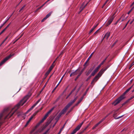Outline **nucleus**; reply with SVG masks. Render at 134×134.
<instances>
[{
	"instance_id": "33",
	"label": "nucleus",
	"mask_w": 134,
	"mask_h": 134,
	"mask_svg": "<svg viewBox=\"0 0 134 134\" xmlns=\"http://www.w3.org/2000/svg\"><path fill=\"white\" fill-rule=\"evenodd\" d=\"M34 115H33L32 116H31V117L30 118V119H29V121H31L32 120V119L34 116Z\"/></svg>"
},
{
	"instance_id": "44",
	"label": "nucleus",
	"mask_w": 134,
	"mask_h": 134,
	"mask_svg": "<svg viewBox=\"0 0 134 134\" xmlns=\"http://www.w3.org/2000/svg\"><path fill=\"white\" fill-rule=\"evenodd\" d=\"M91 76H89V77H88V78H87V79H86V81H88L89 79H90V78H91Z\"/></svg>"
},
{
	"instance_id": "54",
	"label": "nucleus",
	"mask_w": 134,
	"mask_h": 134,
	"mask_svg": "<svg viewBox=\"0 0 134 134\" xmlns=\"http://www.w3.org/2000/svg\"><path fill=\"white\" fill-rule=\"evenodd\" d=\"M123 116V115H122V116H119V117H118V118H115V119H118L119 118H120L121 117H122V116Z\"/></svg>"
},
{
	"instance_id": "31",
	"label": "nucleus",
	"mask_w": 134,
	"mask_h": 134,
	"mask_svg": "<svg viewBox=\"0 0 134 134\" xmlns=\"http://www.w3.org/2000/svg\"><path fill=\"white\" fill-rule=\"evenodd\" d=\"M25 6V5H24L21 8L19 12H20L22 10H23Z\"/></svg>"
},
{
	"instance_id": "64",
	"label": "nucleus",
	"mask_w": 134,
	"mask_h": 134,
	"mask_svg": "<svg viewBox=\"0 0 134 134\" xmlns=\"http://www.w3.org/2000/svg\"><path fill=\"white\" fill-rule=\"evenodd\" d=\"M73 76V74H72V73L71 74H70V77H71V76Z\"/></svg>"
},
{
	"instance_id": "42",
	"label": "nucleus",
	"mask_w": 134,
	"mask_h": 134,
	"mask_svg": "<svg viewBox=\"0 0 134 134\" xmlns=\"http://www.w3.org/2000/svg\"><path fill=\"white\" fill-rule=\"evenodd\" d=\"M41 124L39 122L38 123L37 125L35 126V128H37V127H38L39 125H40V124Z\"/></svg>"
},
{
	"instance_id": "57",
	"label": "nucleus",
	"mask_w": 134,
	"mask_h": 134,
	"mask_svg": "<svg viewBox=\"0 0 134 134\" xmlns=\"http://www.w3.org/2000/svg\"><path fill=\"white\" fill-rule=\"evenodd\" d=\"M108 2V1H106L105 2V3H104V4H103V6H105V5L107 3V2Z\"/></svg>"
},
{
	"instance_id": "26",
	"label": "nucleus",
	"mask_w": 134,
	"mask_h": 134,
	"mask_svg": "<svg viewBox=\"0 0 134 134\" xmlns=\"http://www.w3.org/2000/svg\"><path fill=\"white\" fill-rule=\"evenodd\" d=\"M60 118H58V116H57L55 118V119L56 120V121L54 124H55L58 122L59 119Z\"/></svg>"
},
{
	"instance_id": "30",
	"label": "nucleus",
	"mask_w": 134,
	"mask_h": 134,
	"mask_svg": "<svg viewBox=\"0 0 134 134\" xmlns=\"http://www.w3.org/2000/svg\"><path fill=\"white\" fill-rule=\"evenodd\" d=\"M30 121H29V120L27 121V122L26 123V125H25V127H26V126H27L28 125V124H29V123L30 122Z\"/></svg>"
},
{
	"instance_id": "37",
	"label": "nucleus",
	"mask_w": 134,
	"mask_h": 134,
	"mask_svg": "<svg viewBox=\"0 0 134 134\" xmlns=\"http://www.w3.org/2000/svg\"><path fill=\"white\" fill-rule=\"evenodd\" d=\"M76 131H75V130H74L71 133V134H74L75 133H76Z\"/></svg>"
},
{
	"instance_id": "49",
	"label": "nucleus",
	"mask_w": 134,
	"mask_h": 134,
	"mask_svg": "<svg viewBox=\"0 0 134 134\" xmlns=\"http://www.w3.org/2000/svg\"><path fill=\"white\" fill-rule=\"evenodd\" d=\"M32 109L31 108V107L27 111V112H28L31 110Z\"/></svg>"
},
{
	"instance_id": "17",
	"label": "nucleus",
	"mask_w": 134,
	"mask_h": 134,
	"mask_svg": "<svg viewBox=\"0 0 134 134\" xmlns=\"http://www.w3.org/2000/svg\"><path fill=\"white\" fill-rule=\"evenodd\" d=\"M64 51H63L62 52H61V53H60V54H59V56L58 57H57L56 59L53 62L52 64H53V65H53L54 64V63L55 62V61H56V60H57V59L59 57H60V56L61 55V57L62 56V55L63 54V53H64Z\"/></svg>"
},
{
	"instance_id": "22",
	"label": "nucleus",
	"mask_w": 134,
	"mask_h": 134,
	"mask_svg": "<svg viewBox=\"0 0 134 134\" xmlns=\"http://www.w3.org/2000/svg\"><path fill=\"white\" fill-rule=\"evenodd\" d=\"M52 12H50L48 14H47L46 16V18H48L51 15Z\"/></svg>"
},
{
	"instance_id": "39",
	"label": "nucleus",
	"mask_w": 134,
	"mask_h": 134,
	"mask_svg": "<svg viewBox=\"0 0 134 134\" xmlns=\"http://www.w3.org/2000/svg\"><path fill=\"white\" fill-rule=\"evenodd\" d=\"M40 100L41 99H39L37 101L35 104L36 105L40 101Z\"/></svg>"
},
{
	"instance_id": "24",
	"label": "nucleus",
	"mask_w": 134,
	"mask_h": 134,
	"mask_svg": "<svg viewBox=\"0 0 134 134\" xmlns=\"http://www.w3.org/2000/svg\"><path fill=\"white\" fill-rule=\"evenodd\" d=\"M96 73V72H95L94 71H93L92 73L90 76H94Z\"/></svg>"
},
{
	"instance_id": "27",
	"label": "nucleus",
	"mask_w": 134,
	"mask_h": 134,
	"mask_svg": "<svg viewBox=\"0 0 134 134\" xmlns=\"http://www.w3.org/2000/svg\"><path fill=\"white\" fill-rule=\"evenodd\" d=\"M81 74H79V75L77 76V77L75 78V80L76 81L77 79L79 77V76L81 75Z\"/></svg>"
},
{
	"instance_id": "9",
	"label": "nucleus",
	"mask_w": 134,
	"mask_h": 134,
	"mask_svg": "<svg viewBox=\"0 0 134 134\" xmlns=\"http://www.w3.org/2000/svg\"><path fill=\"white\" fill-rule=\"evenodd\" d=\"M133 85H132L129 88L127 89L125 92H124V93L123 94H122V95L123 97H124V98H125V94L127 93L132 88V87H133Z\"/></svg>"
},
{
	"instance_id": "16",
	"label": "nucleus",
	"mask_w": 134,
	"mask_h": 134,
	"mask_svg": "<svg viewBox=\"0 0 134 134\" xmlns=\"http://www.w3.org/2000/svg\"><path fill=\"white\" fill-rule=\"evenodd\" d=\"M94 67L93 68H91L88 72H87L86 74V75L88 76L90 74V73L91 72V71L93 70Z\"/></svg>"
},
{
	"instance_id": "6",
	"label": "nucleus",
	"mask_w": 134,
	"mask_h": 134,
	"mask_svg": "<svg viewBox=\"0 0 134 134\" xmlns=\"http://www.w3.org/2000/svg\"><path fill=\"white\" fill-rule=\"evenodd\" d=\"M12 56V55H10L9 56L7 57L2 60L0 63V66H1L4 64L5 62L10 58Z\"/></svg>"
},
{
	"instance_id": "59",
	"label": "nucleus",
	"mask_w": 134,
	"mask_h": 134,
	"mask_svg": "<svg viewBox=\"0 0 134 134\" xmlns=\"http://www.w3.org/2000/svg\"><path fill=\"white\" fill-rule=\"evenodd\" d=\"M60 82H59L58 84H57V85L55 87V88H57V87L59 83H60Z\"/></svg>"
},
{
	"instance_id": "12",
	"label": "nucleus",
	"mask_w": 134,
	"mask_h": 134,
	"mask_svg": "<svg viewBox=\"0 0 134 134\" xmlns=\"http://www.w3.org/2000/svg\"><path fill=\"white\" fill-rule=\"evenodd\" d=\"M104 119H102L101 120L99 121L97 124H96L92 128V129H94L96 128L99 124L101 123L104 120Z\"/></svg>"
},
{
	"instance_id": "52",
	"label": "nucleus",
	"mask_w": 134,
	"mask_h": 134,
	"mask_svg": "<svg viewBox=\"0 0 134 134\" xmlns=\"http://www.w3.org/2000/svg\"><path fill=\"white\" fill-rule=\"evenodd\" d=\"M47 18H46V17H45L41 21L42 22H43V21H44V20H46Z\"/></svg>"
},
{
	"instance_id": "10",
	"label": "nucleus",
	"mask_w": 134,
	"mask_h": 134,
	"mask_svg": "<svg viewBox=\"0 0 134 134\" xmlns=\"http://www.w3.org/2000/svg\"><path fill=\"white\" fill-rule=\"evenodd\" d=\"M77 97H76L72 101H71L69 102L67 105L70 107L72 104L74 103L75 101L77 99Z\"/></svg>"
},
{
	"instance_id": "14",
	"label": "nucleus",
	"mask_w": 134,
	"mask_h": 134,
	"mask_svg": "<svg viewBox=\"0 0 134 134\" xmlns=\"http://www.w3.org/2000/svg\"><path fill=\"white\" fill-rule=\"evenodd\" d=\"M108 68V67H106L104 69H102L99 72L100 73V74L102 75L103 73L104 72L105 70H107Z\"/></svg>"
},
{
	"instance_id": "40",
	"label": "nucleus",
	"mask_w": 134,
	"mask_h": 134,
	"mask_svg": "<svg viewBox=\"0 0 134 134\" xmlns=\"http://www.w3.org/2000/svg\"><path fill=\"white\" fill-rule=\"evenodd\" d=\"M134 64V62H133L132 64H131V65L130 67V68H129V69H130V68H131L132 67V66Z\"/></svg>"
},
{
	"instance_id": "50",
	"label": "nucleus",
	"mask_w": 134,
	"mask_h": 134,
	"mask_svg": "<svg viewBox=\"0 0 134 134\" xmlns=\"http://www.w3.org/2000/svg\"><path fill=\"white\" fill-rule=\"evenodd\" d=\"M9 20V18H8L7 20L3 23V24L4 25Z\"/></svg>"
},
{
	"instance_id": "63",
	"label": "nucleus",
	"mask_w": 134,
	"mask_h": 134,
	"mask_svg": "<svg viewBox=\"0 0 134 134\" xmlns=\"http://www.w3.org/2000/svg\"><path fill=\"white\" fill-rule=\"evenodd\" d=\"M4 31L3 30L0 33L1 34H2Z\"/></svg>"
},
{
	"instance_id": "36",
	"label": "nucleus",
	"mask_w": 134,
	"mask_h": 134,
	"mask_svg": "<svg viewBox=\"0 0 134 134\" xmlns=\"http://www.w3.org/2000/svg\"><path fill=\"white\" fill-rule=\"evenodd\" d=\"M76 131H75V130H74L71 133V134H74L75 133H76Z\"/></svg>"
},
{
	"instance_id": "58",
	"label": "nucleus",
	"mask_w": 134,
	"mask_h": 134,
	"mask_svg": "<svg viewBox=\"0 0 134 134\" xmlns=\"http://www.w3.org/2000/svg\"><path fill=\"white\" fill-rule=\"evenodd\" d=\"M4 25L3 24L1 26H0V29Z\"/></svg>"
},
{
	"instance_id": "11",
	"label": "nucleus",
	"mask_w": 134,
	"mask_h": 134,
	"mask_svg": "<svg viewBox=\"0 0 134 134\" xmlns=\"http://www.w3.org/2000/svg\"><path fill=\"white\" fill-rule=\"evenodd\" d=\"M83 123V122H82L80 124L78 125L74 130H75L76 132L79 130L80 128Z\"/></svg>"
},
{
	"instance_id": "20",
	"label": "nucleus",
	"mask_w": 134,
	"mask_h": 134,
	"mask_svg": "<svg viewBox=\"0 0 134 134\" xmlns=\"http://www.w3.org/2000/svg\"><path fill=\"white\" fill-rule=\"evenodd\" d=\"M121 18H122V19L121 20V21H123L125 20L127 18V16L125 17V15H122V17H121Z\"/></svg>"
},
{
	"instance_id": "28",
	"label": "nucleus",
	"mask_w": 134,
	"mask_h": 134,
	"mask_svg": "<svg viewBox=\"0 0 134 134\" xmlns=\"http://www.w3.org/2000/svg\"><path fill=\"white\" fill-rule=\"evenodd\" d=\"M134 8V7L131 8V9L127 13L128 14H130V13L132 11V10H133V9Z\"/></svg>"
},
{
	"instance_id": "45",
	"label": "nucleus",
	"mask_w": 134,
	"mask_h": 134,
	"mask_svg": "<svg viewBox=\"0 0 134 134\" xmlns=\"http://www.w3.org/2000/svg\"><path fill=\"white\" fill-rule=\"evenodd\" d=\"M36 105L35 104H34L32 107H31V108L33 109L35 107V106Z\"/></svg>"
},
{
	"instance_id": "48",
	"label": "nucleus",
	"mask_w": 134,
	"mask_h": 134,
	"mask_svg": "<svg viewBox=\"0 0 134 134\" xmlns=\"http://www.w3.org/2000/svg\"><path fill=\"white\" fill-rule=\"evenodd\" d=\"M76 87H75L71 91V92L72 93L75 90V89H76Z\"/></svg>"
},
{
	"instance_id": "55",
	"label": "nucleus",
	"mask_w": 134,
	"mask_h": 134,
	"mask_svg": "<svg viewBox=\"0 0 134 134\" xmlns=\"http://www.w3.org/2000/svg\"><path fill=\"white\" fill-rule=\"evenodd\" d=\"M121 18H120L116 22V23H115V24L116 25L117 23L119 21V20L121 19Z\"/></svg>"
},
{
	"instance_id": "46",
	"label": "nucleus",
	"mask_w": 134,
	"mask_h": 134,
	"mask_svg": "<svg viewBox=\"0 0 134 134\" xmlns=\"http://www.w3.org/2000/svg\"><path fill=\"white\" fill-rule=\"evenodd\" d=\"M36 105L35 104H34L32 107H31V108L33 109L35 107V106Z\"/></svg>"
},
{
	"instance_id": "19",
	"label": "nucleus",
	"mask_w": 134,
	"mask_h": 134,
	"mask_svg": "<svg viewBox=\"0 0 134 134\" xmlns=\"http://www.w3.org/2000/svg\"><path fill=\"white\" fill-rule=\"evenodd\" d=\"M98 24H97L95 26H94L90 31V33L94 29L98 26Z\"/></svg>"
},
{
	"instance_id": "61",
	"label": "nucleus",
	"mask_w": 134,
	"mask_h": 134,
	"mask_svg": "<svg viewBox=\"0 0 134 134\" xmlns=\"http://www.w3.org/2000/svg\"><path fill=\"white\" fill-rule=\"evenodd\" d=\"M71 111V110H69V111H68V112L66 114H68L69 113H70V111Z\"/></svg>"
},
{
	"instance_id": "3",
	"label": "nucleus",
	"mask_w": 134,
	"mask_h": 134,
	"mask_svg": "<svg viewBox=\"0 0 134 134\" xmlns=\"http://www.w3.org/2000/svg\"><path fill=\"white\" fill-rule=\"evenodd\" d=\"M101 76L102 75L100 74V73L98 72L97 74L95 77L92 81L91 83V84H93V85H94L95 83L98 80Z\"/></svg>"
},
{
	"instance_id": "23",
	"label": "nucleus",
	"mask_w": 134,
	"mask_h": 134,
	"mask_svg": "<svg viewBox=\"0 0 134 134\" xmlns=\"http://www.w3.org/2000/svg\"><path fill=\"white\" fill-rule=\"evenodd\" d=\"M92 54H93V53H92L90 55V56L89 57L88 59H87V60H86V62H85L84 66H85L87 63V62H88V60H89V59H90V58L92 56Z\"/></svg>"
},
{
	"instance_id": "43",
	"label": "nucleus",
	"mask_w": 134,
	"mask_h": 134,
	"mask_svg": "<svg viewBox=\"0 0 134 134\" xmlns=\"http://www.w3.org/2000/svg\"><path fill=\"white\" fill-rule=\"evenodd\" d=\"M99 29H98V30H97L96 32H95L94 34H93V35H95L96 34L98 31L99 30Z\"/></svg>"
},
{
	"instance_id": "18",
	"label": "nucleus",
	"mask_w": 134,
	"mask_h": 134,
	"mask_svg": "<svg viewBox=\"0 0 134 134\" xmlns=\"http://www.w3.org/2000/svg\"><path fill=\"white\" fill-rule=\"evenodd\" d=\"M100 67L101 66H100V65H99L98 66L95 68V69L94 71L95 72H97L98 71Z\"/></svg>"
},
{
	"instance_id": "51",
	"label": "nucleus",
	"mask_w": 134,
	"mask_h": 134,
	"mask_svg": "<svg viewBox=\"0 0 134 134\" xmlns=\"http://www.w3.org/2000/svg\"><path fill=\"white\" fill-rule=\"evenodd\" d=\"M134 98V95L133 96H132L129 99V100H130L131 99H133V98Z\"/></svg>"
},
{
	"instance_id": "15",
	"label": "nucleus",
	"mask_w": 134,
	"mask_h": 134,
	"mask_svg": "<svg viewBox=\"0 0 134 134\" xmlns=\"http://www.w3.org/2000/svg\"><path fill=\"white\" fill-rule=\"evenodd\" d=\"M80 72V70L77 69L75 71L72 72L73 74V76H74L75 75H77Z\"/></svg>"
},
{
	"instance_id": "38",
	"label": "nucleus",
	"mask_w": 134,
	"mask_h": 134,
	"mask_svg": "<svg viewBox=\"0 0 134 134\" xmlns=\"http://www.w3.org/2000/svg\"><path fill=\"white\" fill-rule=\"evenodd\" d=\"M130 21V20H129L127 22V23H126V24L125 26V27H124L123 28V30H124V29L126 27V26H127L128 24V23H129V21Z\"/></svg>"
},
{
	"instance_id": "2",
	"label": "nucleus",
	"mask_w": 134,
	"mask_h": 134,
	"mask_svg": "<svg viewBox=\"0 0 134 134\" xmlns=\"http://www.w3.org/2000/svg\"><path fill=\"white\" fill-rule=\"evenodd\" d=\"M125 98L122 95L115 100L113 103L112 104L115 106L120 103L121 100L124 99Z\"/></svg>"
},
{
	"instance_id": "21",
	"label": "nucleus",
	"mask_w": 134,
	"mask_h": 134,
	"mask_svg": "<svg viewBox=\"0 0 134 134\" xmlns=\"http://www.w3.org/2000/svg\"><path fill=\"white\" fill-rule=\"evenodd\" d=\"M88 3H87L85 5L83 6V5H82L80 9H81V12L82 10H83L85 7L87 5V4Z\"/></svg>"
},
{
	"instance_id": "34",
	"label": "nucleus",
	"mask_w": 134,
	"mask_h": 134,
	"mask_svg": "<svg viewBox=\"0 0 134 134\" xmlns=\"http://www.w3.org/2000/svg\"><path fill=\"white\" fill-rule=\"evenodd\" d=\"M45 120V119H44V118H42L40 122L39 123L41 124Z\"/></svg>"
},
{
	"instance_id": "47",
	"label": "nucleus",
	"mask_w": 134,
	"mask_h": 134,
	"mask_svg": "<svg viewBox=\"0 0 134 134\" xmlns=\"http://www.w3.org/2000/svg\"><path fill=\"white\" fill-rule=\"evenodd\" d=\"M83 97H82L78 101L80 103L82 100L83 99Z\"/></svg>"
},
{
	"instance_id": "32",
	"label": "nucleus",
	"mask_w": 134,
	"mask_h": 134,
	"mask_svg": "<svg viewBox=\"0 0 134 134\" xmlns=\"http://www.w3.org/2000/svg\"><path fill=\"white\" fill-rule=\"evenodd\" d=\"M85 69V68H83V69L81 70V71L79 73V74H81L82 72L84 71V70Z\"/></svg>"
},
{
	"instance_id": "62",
	"label": "nucleus",
	"mask_w": 134,
	"mask_h": 134,
	"mask_svg": "<svg viewBox=\"0 0 134 134\" xmlns=\"http://www.w3.org/2000/svg\"><path fill=\"white\" fill-rule=\"evenodd\" d=\"M4 31L3 30L0 33L1 34H2Z\"/></svg>"
},
{
	"instance_id": "25",
	"label": "nucleus",
	"mask_w": 134,
	"mask_h": 134,
	"mask_svg": "<svg viewBox=\"0 0 134 134\" xmlns=\"http://www.w3.org/2000/svg\"><path fill=\"white\" fill-rule=\"evenodd\" d=\"M65 123L64 124V125L60 129V131L58 133V134H60V133L61 131L63 129V128L64 127L65 125Z\"/></svg>"
},
{
	"instance_id": "5",
	"label": "nucleus",
	"mask_w": 134,
	"mask_h": 134,
	"mask_svg": "<svg viewBox=\"0 0 134 134\" xmlns=\"http://www.w3.org/2000/svg\"><path fill=\"white\" fill-rule=\"evenodd\" d=\"M114 15L115 14H114L110 18L107 23L105 25V26H108V25H109L111 24V22H112V21H113L114 18Z\"/></svg>"
},
{
	"instance_id": "53",
	"label": "nucleus",
	"mask_w": 134,
	"mask_h": 134,
	"mask_svg": "<svg viewBox=\"0 0 134 134\" xmlns=\"http://www.w3.org/2000/svg\"><path fill=\"white\" fill-rule=\"evenodd\" d=\"M80 103V102H79L78 101L77 103L76 104H75V106H77Z\"/></svg>"
},
{
	"instance_id": "41",
	"label": "nucleus",
	"mask_w": 134,
	"mask_h": 134,
	"mask_svg": "<svg viewBox=\"0 0 134 134\" xmlns=\"http://www.w3.org/2000/svg\"><path fill=\"white\" fill-rule=\"evenodd\" d=\"M65 75V74L64 75H63V76L62 77L60 81L59 82H61V81L63 79V78L64 76Z\"/></svg>"
},
{
	"instance_id": "1",
	"label": "nucleus",
	"mask_w": 134,
	"mask_h": 134,
	"mask_svg": "<svg viewBox=\"0 0 134 134\" xmlns=\"http://www.w3.org/2000/svg\"><path fill=\"white\" fill-rule=\"evenodd\" d=\"M30 96L29 95L26 96L14 108L12 109V111L14 110L12 112H11L10 113L5 117V119L9 118L12 116L14 113L19 108V106L20 105H23L27 101Z\"/></svg>"
},
{
	"instance_id": "8",
	"label": "nucleus",
	"mask_w": 134,
	"mask_h": 134,
	"mask_svg": "<svg viewBox=\"0 0 134 134\" xmlns=\"http://www.w3.org/2000/svg\"><path fill=\"white\" fill-rule=\"evenodd\" d=\"M54 67V65H53V64H52V65L51 66V67H50L49 70L45 74V76H47L49 74V73L50 72L51 70H52Z\"/></svg>"
},
{
	"instance_id": "7",
	"label": "nucleus",
	"mask_w": 134,
	"mask_h": 134,
	"mask_svg": "<svg viewBox=\"0 0 134 134\" xmlns=\"http://www.w3.org/2000/svg\"><path fill=\"white\" fill-rule=\"evenodd\" d=\"M54 108V107L52 108L44 116L43 118H44V119H45L47 118L49 114H50L51 113V112L53 110Z\"/></svg>"
},
{
	"instance_id": "60",
	"label": "nucleus",
	"mask_w": 134,
	"mask_h": 134,
	"mask_svg": "<svg viewBox=\"0 0 134 134\" xmlns=\"http://www.w3.org/2000/svg\"><path fill=\"white\" fill-rule=\"evenodd\" d=\"M11 24V23H10L6 27V28H7Z\"/></svg>"
},
{
	"instance_id": "56",
	"label": "nucleus",
	"mask_w": 134,
	"mask_h": 134,
	"mask_svg": "<svg viewBox=\"0 0 134 134\" xmlns=\"http://www.w3.org/2000/svg\"><path fill=\"white\" fill-rule=\"evenodd\" d=\"M41 7H39V8H38V9H37L35 11V12H37V11H38V10L39 9H41Z\"/></svg>"
},
{
	"instance_id": "4",
	"label": "nucleus",
	"mask_w": 134,
	"mask_h": 134,
	"mask_svg": "<svg viewBox=\"0 0 134 134\" xmlns=\"http://www.w3.org/2000/svg\"><path fill=\"white\" fill-rule=\"evenodd\" d=\"M69 107H70L67 105L58 115V118H60L62 115L64 114L66 112V110Z\"/></svg>"
},
{
	"instance_id": "29",
	"label": "nucleus",
	"mask_w": 134,
	"mask_h": 134,
	"mask_svg": "<svg viewBox=\"0 0 134 134\" xmlns=\"http://www.w3.org/2000/svg\"><path fill=\"white\" fill-rule=\"evenodd\" d=\"M30 121H29V120L27 121V122L26 123V125H25V127H26V126H27L28 125V124H29V123L30 122Z\"/></svg>"
},
{
	"instance_id": "35",
	"label": "nucleus",
	"mask_w": 134,
	"mask_h": 134,
	"mask_svg": "<svg viewBox=\"0 0 134 134\" xmlns=\"http://www.w3.org/2000/svg\"><path fill=\"white\" fill-rule=\"evenodd\" d=\"M105 60H104L99 65H100V66H101L103 65L104 63V62H105Z\"/></svg>"
},
{
	"instance_id": "13",
	"label": "nucleus",
	"mask_w": 134,
	"mask_h": 134,
	"mask_svg": "<svg viewBox=\"0 0 134 134\" xmlns=\"http://www.w3.org/2000/svg\"><path fill=\"white\" fill-rule=\"evenodd\" d=\"M110 35V32H107L106 34H105L104 36L103 39L105 38H106L107 39L108 38Z\"/></svg>"
}]
</instances>
